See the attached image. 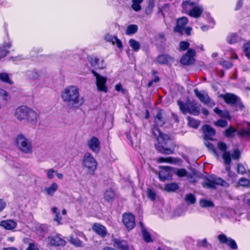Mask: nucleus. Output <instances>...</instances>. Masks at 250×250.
Wrapping results in <instances>:
<instances>
[{
  "label": "nucleus",
  "mask_w": 250,
  "mask_h": 250,
  "mask_svg": "<svg viewBox=\"0 0 250 250\" xmlns=\"http://www.w3.org/2000/svg\"><path fill=\"white\" fill-rule=\"evenodd\" d=\"M166 122L165 113L159 109L154 117V126L152 128V134L157 139L155 145L156 149L163 154H172L174 152L175 145L169 136L163 134L158 128L163 126Z\"/></svg>",
  "instance_id": "f257e3e1"
},
{
  "label": "nucleus",
  "mask_w": 250,
  "mask_h": 250,
  "mask_svg": "<svg viewBox=\"0 0 250 250\" xmlns=\"http://www.w3.org/2000/svg\"><path fill=\"white\" fill-rule=\"evenodd\" d=\"M61 98L69 109L79 108L84 102L81 97L79 89L76 85H70L65 87L61 92Z\"/></svg>",
  "instance_id": "f03ea898"
},
{
  "label": "nucleus",
  "mask_w": 250,
  "mask_h": 250,
  "mask_svg": "<svg viewBox=\"0 0 250 250\" xmlns=\"http://www.w3.org/2000/svg\"><path fill=\"white\" fill-rule=\"evenodd\" d=\"M15 143L17 148L24 154L33 152L32 141L22 134H19L16 138Z\"/></svg>",
  "instance_id": "7ed1b4c3"
},
{
  "label": "nucleus",
  "mask_w": 250,
  "mask_h": 250,
  "mask_svg": "<svg viewBox=\"0 0 250 250\" xmlns=\"http://www.w3.org/2000/svg\"><path fill=\"white\" fill-rule=\"evenodd\" d=\"M177 104L184 114L188 113L194 116H198L200 113V109L197 105V102L194 100L190 101L188 99L186 103L178 101Z\"/></svg>",
  "instance_id": "20e7f679"
},
{
  "label": "nucleus",
  "mask_w": 250,
  "mask_h": 250,
  "mask_svg": "<svg viewBox=\"0 0 250 250\" xmlns=\"http://www.w3.org/2000/svg\"><path fill=\"white\" fill-rule=\"evenodd\" d=\"M82 165L84 168L86 169L87 175H93L97 169V163L90 152H86L83 158Z\"/></svg>",
  "instance_id": "39448f33"
},
{
  "label": "nucleus",
  "mask_w": 250,
  "mask_h": 250,
  "mask_svg": "<svg viewBox=\"0 0 250 250\" xmlns=\"http://www.w3.org/2000/svg\"><path fill=\"white\" fill-rule=\"evenodd\" d=\"M216 185H221L226 187L229 186V184L225 181L215 175H211L206 178L202 183L204 188L211 189H215Z\"/></svg>",
  "instance_id": "423d86ee"
},
{
  "label": "nucleus",
  "mask_w": 250,
  "mask_h": 250,
  "mask_svg": "<svg viewBox=\"0 0 250 250\" xmlns=\"http://www.w3.org/2000/svg\"><path fill=\"white\" fill-rule=\"evenodd\" d=\"M91 73L96 78V84L98 91L99 92L107 93L108 91V88L106 85L107 81L106 78L100 75L94 70H91Z\"/></svg>",
  "instance_id": "0eeeda50"
},
{
  "label": "nucleus",
  "mask_w": 250,
  "mask_h": 250,
  "mask_svg": "<svg viewBox=\"0 0 250 250\" xmlns=\"http://www.w3.org/2000/svg\"><path fill=\"white\" fill-rule=\"evenodd\" d=\"M194 92L196 96L199 99L200 101L204 104L209 107H213L215 105V103L208 96L205 91L200 92L197 88L194 89Z\"/></svg>",
  "instance_id": "6e6552de"
},
{
  "label": "nucleus",
  "mask_w": 250,
  "mask_h": 250,
  "mask_svg": "<svg viewBox=\"0 0 250 250\" xmlns=\"http://www.w3.org/2000/svg\"><path fill=\"white\" fill-rule=\"evenodd\" d=\"M188 10L183 11L189 16L194 18H198L201 16L203 12L204 8L202 5L197 4H195L192 7H188Z\"/></svg>",
  "instance_id": "1a4fd4ad"
},
{
  "label": "nucleus",
  "mask_w": 250,
  "mask_h": 250,
  "mask_svg": "<svg viewBox=\"0 0 250 250\" xmlns=\"http://www.w3.org/2000/svg\"><path fill=\"white\" fill-rule=\"evenodd\" d=\"M123 222L128 230H131L135 226V217L130 213H125L123 215Z\"/></svg>",
  "instance_id": "9d476101"
},
{
  "label": "nucleus",
  "mask_w": 250,
  "mask_h": 250,
  "mask_svg": "<svg viewBox=\"0 0 250 250\" xmlns=\"http://www.w3.org/2000/svg\"><path fill=\"white\" fill-rule=\"evenodd\" d=\"M47 240L49 245L51 246H64L66 244L65 241L61 237L60 234L48 236Z\"/></svg>",
  "instance_id": "9b49d317"
},
{
  "label": "nucleus",
  "mask_w": 250,
  "mask_h": 250,
  "mask_svg": "<svg viewBox=\"0 0 250 250\" xmlns=\"http://www.w3.org/2000/svg\"><path fill=\"white\" fill-rule=\"evenodd\" d=\"M161 169L159 172V176L162 181H165L166 180L171 178L173 173V167L164 166L161 167Z\"/></svg>",
  "instance_id": "f8f14e48"
},
{
  "label": "nucleus",
  "mask_w": 250,
  "mask_h": 250,
  "mask_svg": "<svg viewBox=\"0 0 250 250\" xmlns=\"http://www.w3.org/2000/svg\"><path fill=\"white\" fill-rule=\"evenodd\" d=\"M87 146L93 152L97 154L101 150L100 142L99 140L95 136L92 137L87 142Z\"/></svg>",
  "instance_id": "ddd939ff"
},
{
  "label": "nucleus",
  "mask_w": 250,
  "mask_h": 250,
  "mask_svg": "<svg viewBox=\"0 0 250 250\" xmlns=\"http://www.w3.org/2000/svg\"><path fill=\"white\" fill-rule=\"evenodd\" d=\"M195 55V51L193 49H188L187 53L183 56L181 59V62L184 65L192 64L194 62V56Z\"/></svg>",
  "instance_id": "4468645a"
},
{
  "label": "nucleus",
  "mask_w": 250,
  "mask_h": 250,
  "mask_svg": "<svg viewBox=\"0 0 250 250\" xmlns=\"http://www.w3.org/2000/svg\"><path fill=\"white\" fill-rule=\"evenodd\" d=\"M218 239L221 244H226L231 249L236 250L237 245L234 240L231 238H228L224 234H220L218 236Z\"/></svg>",
  "instance_id": "2eb2a0df"
},
{
  "label": "nucleus",
  "mask_w": 250,
  "mask_h": 250,
  "mask_svg": "<svg viewBox=\"0 0 250 250\" xmlns=\"http://www.w3.org/2000/svg\"><path fill=\"white\" fill-rule=\"evenodd\" d=\"M29 109L26 106H21L16 108L14 113L16 119L20 121L24 120Z\"/></svg>",
  "instance_id": "dca6fc26"
},
{
  "label": "nucleus",
  "mask_w": 250,
  "mask_h": 250,
  "mask_svg": "<svg viewBox=\"0 0 250 250\" xmlns=\"http://www.w3.org/2000/svg\"><path fill=\"white\" fill-rule=\"evenodd\" d=\"M39 116L38 112L29 108L24 120L31 125H35L37 123Z\"/></svg>",
  "instance_id": "f3484780"
},
{
  "label": "nucleus",
  "mask_w": 250,
  "mask_h": 250,
  "mask_svg": "<svg viewBox=\"0 0 250 250\" xmlns=\"http://www.w3.org/2000/svg\"><path fill=\"white\" fill-rule=\"evenodd\" d=\"M188 21V19L185 17H183L178 19L177 21L176 26L174 29V32L183 34L184 33V27H185Z\"/></svg>",
  "instance_id": "a211bd4d"
},
{
  "label": "nucleus",
  "mask_w": 250,
  "mask_h": 250,
  "mask_svg": "<svg viewBox=\"0 0 250 250\" xmlns=\"http://www.w3.org/2000/svg\"><path fill=\"white\" fill-rule=\"evenodd\" d=\"M92 230L101 237H104L107 233L106 229L103 225L99 223H94L92 227Z\"/></svg>",
  "instance_id": "6ab92c4d"
},
{
  "label": "nucleus",
  "mask_w": 250,
  "mask_h": 250,
  "mask_svg": "<svg viewBox=\"0 0 250 250\" xmlns=\"http://www.w3.org/2000/svg\"><path fill=\"white\" fill-rule=\"evenodd\" d=\"M225 102L229 104L234 105L238 101L239 97L232 93H226L224 95H221Z\"/></svg>",
  "instance_id": "aec40b11"
},
{
  "label": "nucleus",
  "mask_w": 250,
  "mask_h": 250,
  "mask_svg": "<svg viewBox=\"0 0 250 250\" xmlns=\"http://www.w3.org/2000/svg\"><path fill=\"white\" fill-rule=\"evenodd\" d=\"M202 130L204 134L205 140H212V137L215 134V130L210 125H206L202 126Z\"/></svg>",
  "instance_id": "412c9836"
},
{
  "label": "nucleus",
  "mask_w": 250,
  "mask_h": 250,
  "mask_svg": "<svg viewBox=\"0 0 250 250\" xmlns=\"http://www.w3.org/2000/svg\"><path fill=\"white\" fill-rule=\"evenodd\" d=\"M115 247L121 250H134L132 247H130L126 241L120 239H115L113 240Z\"/></svg>",
  "instance_id": "4be33fe9"
},
{
  "label": "nucleus",
  "mask_w": 250,
  "mask_h": 250,
  "mask_svg": "<svg viewBox=\"0 0 250 250\" xmlns=\"http://www.w3.org/2000/svg\"><path fill=\"white\" fill-rule=\"evenodd\" d=\"M88 61L91 66L96 69H102L105 66L104 60H100L99 59L96 57H90Z\"/></svg>",
  "instance_id": "5701e85b"
},
{
  "label": "nucleus",
  "mask_w": 250,
  "mask_h": 250,
  "mask_svg": "<svg viewBox=\"0 0 250 250\" xmlns=\"http://www.w3.org/2000/svg\"><path fill=\"white\" fill-rule=\"evenodd\" d=\"M104 39L106 41L111 42L113 45L116 44L119 48H123V46L122 42L117 36H114L108 34L105 36Z\"/></svg>",
  "instance_id": "b1692460"
},
{
  "label": "nucleus",
  "mask_w": 250,
  "mask_h": 250,
  "mask_svg": "<svg viewBox=\"0 0 250 250\" xmlns=\"http://www.w3.org/2000/svg\"><path fill=\"white\" fill-rule=\"evenodd\" d=\"M173 61L174 59L172 57L166 54L159 55L155 60V62L159 64H167Z\"/></svg>",
  "instance_id": "393cba45"
},
{
  "label": "nucleus",
  "mask_w": 250,
  "mask_h": 250,
  "mask_svg": "<svg viewBox=\"0 0 250 250\" xmlns=\"http://www.w3.org/2000/svg\"><path fill=\"white\" fill-rule=\"evenodd\" d=\"M17 223L12 220H3L0 222V226L7 230H11L17 226Z\"/></svg>",
  "instance_id": "a878e982"
},
{
  "label": "nucleus",
  "mask_w": 250,
  "mask_h": 250,
  "mask_svg": "<svg viewBox=\"0 0 250 250\" xmlns=\"http://www.w3.org/2000/svg\"><path fill=\"white\" fill-rule=\"evenodd\" d=\"M12 46L10 42H4L1 46H0V59L5 57L8 53V49Z\"/></svg>",
  "instance_id": "bb28decb"
},
{
  "label": "nucleus",
  "mask_w": 250,
  "mask_h": 250,
  "mask_svg": "<svg viewBox=\"0 0 250 250\" xmlns=\"http://www.w3.org/2000/svg\"><path fill=\"white\" fill-rule=\"evenodd\" d=\"M200 0H183L182 7L183 10H189L188 7H192L199 3Z\"/></svg>",
  "instance_id": "cd10ccee"
},
{
  "label": "nucleus",
  "mask_w": 250,
  "mask_h": 250,
  "mask_svg": "<svg viewBox=\"0 0 250 250\" xmlns=\"http://www.w3.org/2000/svg\"><path fill=\"white\" fill-rule=\"evenodd\" d=\"M173 173L176 174L178 177H184L186 176L188 179L191 178L190 174H188L187 171L184 168H176L173 167Z\"/></svg>",
  "instance_id": "c85d7f7f"
},
{
  "label": "nucleus",
  "mask_w": 250,
  "mask_h": 250,
  "mask_svg": "<svg viewBox=\"0 0 250 250\" xmlns=\"http://www.w3.org/2000/svg\"><path fill=\"white\" fill-rule=\"evenodd\" d=\"M58 189V185L55 182L52 183L51 185L48 187H46L44 188V191L46 194L50 196H52L54 195L55 192Z\"/></svg>",
  "instance_id": "c756f323"
},
{
  "label": "nucleus",
  "mask_w": 250,
  "mask_h": 250,
  "mask_svg": "<svg viewBox=\"0 0 250 250\" xmlns=\"http://www.w3.org/2000/svg\"><path fill=\"white\" fill-rule=\"evenodd\" d=\"M187 120L188 121V125L195 129L197 128L200 124V121L199 120H196L191 117L188 116L187 117Z\"/></svg>",
  "instance_id": "7c9ffc66"
},
{
  "label": "nucleus",
  "mask_w": 250,
  "mask_h": 250,
  "mask_svg": "<svg viewBox=\"0 0 250 250\" xmlns=\"http://www.w3.org/2000/svg\"><path fill=\"white\" fill-rule=\"evenodd\" d=\"M213 110H214V112L216 114H218L221 117L224 118H227L229 120L231 119V117L229 115V112L228 111L221 110L219 109L218 107H215Z\"/></svg>",
  "instance_id": "2f4dec72"
},
{
  "label": "nucleus",
  "mask_w": 250,
  "mask_h": 250,
  "mask_svg": "<svg viewBox=\"0 0 250 250\" xmlns=\"http://www.w3.org/2000/svg\"><path fill=\"white\" fill-rule=\"evenodd\" d=\"M240 40V38L235 33H231L227 37V41L229 44H234Z\"/></svg>",
  "instance_id": "473e14b6"
},
{
  "label": "nucleus",
  "mask_w": 250,
  "mask_h": 250,
  "mask_svg": "<svg viewBox=\"0 0 250 250\" xmlns=\"http://www.w3.org/2000/svg\"><path fill=\"white\" fill-rule=\"evenodd\" d=\"M129 44L130 47L135 52H138L140 48V43L133 39H131L128 42Z\"/></svg>",
  "instance_id": "72a5a7b5"
},
{
  "label": "nucleus",
  "mask_w": 250,
  "mask_h": 250,
  "mask_svg": "<svg viewBox=\"0 0 250 250\" xmlns=\"http://www.w3.org/2000/svg\"><path fill=\"white\" fill-rule=\"evenodd\" d=\"M26 76L30 79L35 80L40 76V74L35 70H28L26 73Z\"/></svg>",
  "instance_id": "f704fd0d"
},
{
  "label": "nucleus",
  "mask_w": 250,
  "mask_h": 250,
  "mask_svg": "<svg viewBox=\"0 0 250 250\" xmlns=\"http://www.w3.org/2000/svg\"><path fill=\"white\" fill-rule=\"evenodd\" d=\"M52 213L55 215L54 220L58 223V224H62V217L60 215V212L56 207H53L51 208Z\"/></svg>",
  "instance_id": "c9c22d12"
},
{
  "label": "nucleus",
  "mask_w": 250,
  "mask_h": 250,
  "mask_svg": "<svg viewBox=\"0 0 250 250\" xmlns=\"http://www.w3.org/2000/svg\"><path fill=\"white\" fill-rule=\"evenodd\" d=\"M138 29V27L136 24H130L127 27L125 33L127 35L134 34L137 32Z\"/></svg>",
  "instance_id": "e433bc0d"
},
{
  "label": "nucleus",
  "mask_w": 250,
  "mask_h": 250,
  "mask_svg": "<svg viewBox=\"0 0 250 250\" xmlns=\"http://www.w3.org/2000/svg\"><path fill=\"white\" fill-rule=\"evenodd\" d=\"M179 188L178 185L176 183H170L165 185V189L168 191H175Z\"/></svg>",
  "instance_id": "4c0bfd02"
},
{
  "label": "nucleus",
  "mask_w": 250,
  "mask_h": 250,
  "mask_svg": "<svg viewBox=\"0 0 250 250\" xmlns=\"http://www.w3.org/2000/svg\"><path fill=\"white\" fill-rule=\"evenodd\" d=\"M143 1V0H132V4L131 8L135 11L138 12L141 9V3Z\"/></svg>",
  "instance_id": "58836bf2"
},
{
  "label": "nucleus",
  "mask_w": 250,
  "mask_h": 250,
  "mask_svg": "<svg viewBox=\"0 0 250 250\" xmlns=\"http://www.w3.org/2000/svg\"><path fill=\"white\" fill-rule=\"evenodd\" d=\"M115 197V193L113 190L111 189L107 190L104 193V198L105 199L110 202L112 201Z\"/></svg>",
  "instance_id": "ea45409f"
},
{
  "label": "nucleus",
  "mask_w": 250,
  "mask_h": 250,
  "mask_svg": "<svg viewBox=\"0 0 250 250\" xmlns=\"http://www.w3.org/2000/svg\"><path fill=\"white\" fill-rule=\"evenodd\" d=\"M69 241L72 244L76 247H81L83 246V241L77 238H74L73 236L70 237Z\"/></svg>",
  "instance_id": "a19ab883"
},
{
  "label": "nucleus",
  "mask_w": 250,
  "mask_h": 250,
  "mask_svg": "<svg viewBox=\"0 0 250 250\" xmlns=\"http://www.w3.org/2000/svg\"><path fill=\"white\" fill-rule=\"evenodd\" d=\"M185 201L188 204H193L196 202V197L193 194H188L185 197Z\"/></svg>",
  "instance_id": "79ce46f5"
},
{
  "label": "nucleus",
  "mask_w": 250,
  "mask_h": 250,
  "mask_svg": "<svg viewBox=\"0 0 250 250\" xmlns=\"http://www.w3.org/2000/svg\"><path fill=\"white\" fill-rule=\"evenodd\" d=\"M200 205L202 208L212 207L214 206L212 202L206 199H201L200 201Z\"/></svg>",
  "instance_id": "37998d69"
},
{
  "label": "nucleus",
  "mask_w": 250,
  "mask_h": 250,
  "mask_svg": "<svg viewBox=\"0 0 250 250\" xmlns=\"http://www.w3.org/2000/svg\"><path fill=\"white\" fill-rule=\"evenodd\" d=\"M222 157L224 162L227 165H229L231 162V155L229 151H225L223 153Z\"/></svg>",
  "instance_id": "c03bdc74"
},
{
  "label": "nucleus",
  "mask_w": 250,
  "mask_h": 250,
  "mask_svg": "<svg viewBox=\"0 0 250 250\" xmlns=\"http://www.w3.org/2000/svg\"><path fill=\"white\" fill-rule=\"evenodd\" d=\"M243 51L246 57L250 59V42L244 45Z\"/></svg>",
  "instance_id": "a18cd8bd"
},
{
  "label": "nucleus",
  "mask_w": 250,
  "mask_h": 250,
  "mask_svg": "<svg viewBox=\"0 0 250 250\" xmlns=\"http://www.w3.org/2000/svg\"><path fill=\"white\" fill-rule=\"evenodd\" d=\"M236 131V129L230 126L226 130L225 135L227 137H231L234 136V134Z\"/></svg>",
  "instance_id": "49530a36"
},
{
  "label": "nucleus",
  "mask_w": 250,
  "mask_h": 250,
  "mask_svg": "<svg viewBox=\"0 0 250 250\" xmlns=\"http://www.w3.org/2000/svg\"><path fill=\"white\" fill-rule=\"evenodd\" d=\"M142 232L144 239L146 242L149 243L152 241L150 234L146 229L143 230Z\"/></svg>",
  "instance_id": "de8ad7c7"
},
{
  "label": "nucleus",
  "mask_w": 250,
  "mask_h": 250,
  "mask_svg": "<svg viewBox=\"0 0 250 250\" xmlns=\"http://www.w3.org/2000/svg\"><path fill=\"white\" fill-rule=\"evenodd\" d=\"M0 80L2 81L11 84L12 83L10 80L8 75L6 73H0Z\"/></svg>",
  "instance_id": "09e8293b"
},
{
  "label": "nucleus",
  "mask_w": 250,
  "mask_h": 250,
  "mask_svg": "<svg viewBox=\"0 0 250 250\" xmlns=\"http://www.w3.org/2000/svg\"><path fill=\"white\" fill-rule=\"evenodd\" d=\"M198 244L200 247H204L206 248H208L209 247H211L210 244H209L206 238H204L202 240H200L198 242Z\"/></svg>",
  "instance_id": "8fccbe9b"
},
{
  "label": "nucleus",
  "mask_w": 250,
  "mask_h": 250,
  "mask_svg": "<svg viewBox=\"0 0 250 250\" xmlns=\"http://www.w3.org/2000/svg\"><path fill=\"white\" fill-rule=\"evenodd\" d=\"M189 46V43L188 42L182 41L179 43V50L180 51H185Z\"/></svg>",
  "instance_id": "3c124183"
},
{
  "label": "nucleus",
  "mask_w": 250,
  "mask_h": 250,
  "mask_svg": "<svg viewBox=\"0 0 250 250\" xmlns=\"http://www.w3.org/2000/svg\"><path fill=\"white\" fill-rule=\"evenodd\" d=\"M154 5V4L153 1H150L149 2L148 5L145 10V13L146 15H149L151 13Z\"/></svg>",
  "instance_id": "603ef678"
},
{
  "label": "nucleus",
  "mask_w": 250,
  "mask_h": 250,
  "mask_svg": "<svg viewBox=\"0 0 250 250\" xmlns=\"http://www.w3.org/2000/svg\"><path fill=\"white\" fill-rule=\"evenodd\" d=\"M147 197L151 201H153L155 200L156 193L150 188H148L147 191Z\"/></svg>",
  "instance_id": "864d4df0"
},
{
  "label": "nucleus",
  "mask_w": 250,
  "mask_h": 250,
  "mask_svg": "<svg viewBox=\"0 0 250 250\" xmlns=\"http://www.w3.org/2000/svg\"><path fill=\"white\" fill-rule=\"evenodd\" d=\"M228 122L222 119L218 120L217 122L215 123V125L216 126H220V127H225L227 125Z\"/></svg>",
  "instance_id": "5fc2aeb1"
},
{
  "label": "nucleus",
  "mask_w": 250,
  "mask_h": 250,
  "mask_svg": "<svg viewBox=\"0 0 250 250\" xmlns=\"http://www.w3.org/2000/svg\"><path fill=\"white\" fill-rule=\"evenodd\" d=\"M204 143L206 146L209 150H211L214 153H216V149L214 147L213 145L211 143H209L208 141V140H206Z\"/></svg>",
  "instance_id": "6e6d98bb"
},
{
  "label": "nucleus",
  "mask_w": 250,
  "mask_h": 250,
  "mask_svg": "<svg viewBox=\"0 0 250 250\" xmlns=\"http://www.w3.org/2000/svg\"><path fill=\"white\" fill-rule=\"evenodd\" d=\"M239 183L241 186L245 187L250 185V181L245 178H241L239 179Z\"/></svg>",
  "instance_id": "4d7b16f0"
},
{
  "label": "nucleus",
  "mask_w": 250,
  "mask_h": 250,
  "mask_svg": "<svg viewBox=\"0 0 250 250\" xmlns=\"http://www.w3.org/2000/svg\"><path fill=\"white\" fill-rule=\"evenodd\" d=\"M47 171V176L48 178L52 179L54 177V174H56V170L53 168H50L46 170Z\"/></svg>",
  "instance_id": "13d9d810"
},
{
  "label": "nucleus",
  "mask_w": 250,
  "mask_h": 250,
  "mask_svg": "<svg viewBox=\"0 0 250 250\" xmlns=\"http://www.w3.org/2000/svg\"><path fill=\"white\" fill-rule=\"evenodd\" d=\"M158 161L159 163H171L173 162L172 158L171 157L164 158V157H161L159 158Z\"/></svg>",
  "instance_id": "bf43d9fd"
},
{
  "label": "nucleus",
  "mask_w": 250,
  "mask_h": 250,
  "mask_svg": "<svg viewBox=\"0 0 250 250\" xmlns=\"http://www.w3.org/2000/svg\"><path fill=\"white\" fill-rule=\"evenodd\" d=\"M218 147L219 148V149L221 151H223V152H225V151H227V145L223 143V142H219L218 143Z\"/></svg>",
  "instance_id": "052dcab7"
},
{
  "label": "nucleus",
  "mask_w": 250,
  "mask_h": 250,
  "mask_svg": "<svg viewBox=\"0 0 250 250\" xmlns=\"http://www.w3.org/2000/svg\"><path fill=\"white\" fill-rule=\"evenodd\" d=\"M237 172L238 173L244 174L246 173V169L244 166L241 164L237 165Z\"/></svg>",
  "instance_id": "680f3d73"
},
{
  "label": "nucleus",
  "mask_w": 250,
  "mask_h": 250,
  "mask_svg": "<svg viewBox=\"0 0 250 250\" xmlns=\"http://www.w3.org/2000/svg\"><path fill=\"white\" fill-rule=\"evenodd\" d=\"M157 40L161 42L162 43L165 42L166 39L165 37L164 33H159L156 36Z\"/></svg>",
  "instance_id": "e2e57ef3"
},
{
  "label": "nucleus",
  "mask_w": 250,
  "mask_h": 250,
  "mask_svg": "<svg viewBox=\"0 0 250 250\" xmlns=\"http://www.w3.org/2000/svg\"><path fill=\"white\" fill-rule=\"evenodd\" d=\"M240 153L238 149H235L231 155L233 159L237 160L240 158Z\"/></svg>",
  "instance_id": "0e129e2a"
},
{
  "label": "nucleus",
  "mask_w": 250,
  "mask_h": 250,
  "mask_svg": "<svg viewBox=\"0 0 250 250\" xmlns=\"http://www.w3.org/2000/svg\"><path fill=\"white\" fill-rule=\"evenodd\" d=\"M48 227L46 225L42 224L39 227V231L41 232L46 233L48 231Z\"/></svg>",
  "instance_id": "69168bd1"
},
{
  "label": "nucleus",
  "mask_w": 250,
  "mask_h": 250,
  "mask_svg": "<svg viewBox=\"0 0 250 250\" xmlns=\"http://www.w3.org/2000/svg\"><path fill=\"white\" fill-rule=\"evenodd\" d=\"M221 64L226 68H230L232 66V64L229 61H223L221 62Z\"/></svg>",
  "instance_id": "338daca9"
},
{
  "label": "nucleus",
  "mask_w": 250,
  "mask_h": 250,
  "mask_svg": "<svg viewBox=\"0 0 250 250\" xmlns=\"http://www.w3.org/2000/svg\"><path fill=\"white\" fill-rule=\"evenodd\" d=\"M115 89L117 91L121 92L123 94H125L126 92L125 90L123 88L121 83L117 84L115 85Z\"/></svg>",
  "instance_id": "774afa93"
}]
</instances>
